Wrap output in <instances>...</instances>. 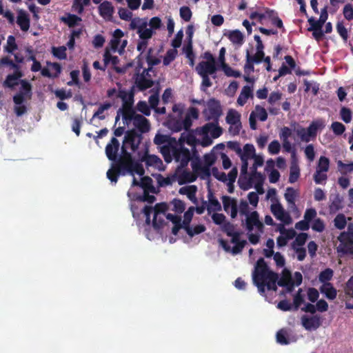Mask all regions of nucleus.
I'll return each instance as SVG.
<instances>
[{"instance_id": "21", "label": "nucleus", "mask_w": 353, "mask_h": 353, "mask_svg": "<svg viewBox=\"0 0 353 353\" xmlns=\"http://www.w3.org/2000/svg\"><path fill=\"white\" fill-rule=\"evenodd\" d=\"M220 243L222 246V248L225 250L226 252H230L233 254H237L243 250L245 245H246L247 242L245 240H241V242L235 243V245L233 246L232 248H230L228 242L223 239L220 240Z\"/></svg>"}, {"instance_id": "38", "label": "nucleus", "mask_w": 353, "mask_h": 353, "mask_svg": "<svg viewBox=\"0 0 353 353\" xmlns=\"http://www.w3.org/2000/svg\"><path fill=\"white\" fill-rule=\"evenodd\" d=\"M276 342L281 345H288L290 343L289 339V334L285 329H281L279 330L276 335Z\"/></svg>"}, {"instance_id": "30", "label": "nucleus", "mask_w": 353, "mask_h": 353, "mask_svg": "<svg viewBox=\"0 0 353 353\" xmlns=\"http://www.w3.org/2000/svg\"><path fill=\"white\" fill-rule=\"evenodd\" d=\"M252 97H253L252 89L248 85H245L242 88L241 92L239 96L238 97L237 103L239 105L243 106L246 103V102L249 98H252Z\"/></svg>"}, {"instance_id": "53", "label": "nucleus", "mask_w": 353, "mask_h": 353, "mask_svg": "<svg viewBox=\"0 0 353 353\" xmlns=\"http://www.w3.org/2000/svg\"><path fill=\"white\" fill-rule=\"evenodd\" d=\"M255 63L253 62L250 58V51L247 50L246 51V62L244 65V72L246 74L250 75L252 72H254V64Z\"/></svg>"}, {"instance_id": "62", "label": "nucleus", "mask_w": 353, "mask_h": 353, "mask_svg": "<svg viewBox=\"0 0 353 353\" xmlns=\"http://www.w3.org/2000/svg\"><path fill=\"white\" fill-rule=\"evenodd\" d=\"M338 166L343 174L350 173L353 171V162L344 163L341 161H338Z\"/></svg>"}, {"instance_id": "19", "label": "nucleus", "mask_w": 353, "mask_h": 353, "mask_svg": "<svg viewBox=\"0 0 353 353\" xmlns=\"http://www.w3.org/2000/svg\"><path fill=\"white\" fill-rule=\"evenodd\" d=\"M114 8L112 3L108 1H104L99 6V13L104 19L110 20L112 17Z\"/></svg>"}, {"instance_id": "32", "label": "nucleus", "mask_w": 353, "mask_h": 353, "mask_svg": "<svg viewBox=\"0 0 353 353\" xmlns=\"http://www.w3.org/2000/svg\"><path fill=\"white\" fill-rule=\"evenodd\" d=\"M192 167L195 172H198L200 174V177L202 179L209 178L211 175L210 168L208 166H202L199 163H192Z\"/></svg>"}, {"instance_id": "8", "label": "nucleus", "mask_w": 353, "mask_h": 353, "mask_svg": "<svg viewBox=\"0 0 353 353\" xmlns=\"http://www.w3.org/2000/svg\"><path fill=\"white\" fill-rule=\"evenodd\" d=\"M338 239L340 243L337 248V252L353 259V239L348 236H345L342 233Z\"/></svg>"}, {"instance_id": "45", "label": "nucleus", "mask_w": 353, "mask_h": 353, "mask_svg": "<svg viewBox=\"0 0 353 353\" xmlns=\"http://www.w3.org/2000/svg\"><path fill=\"white\" fill-rule=\"evenodd\" d=\"M194 212V207L192 206L188 208V210L184 213L183 215V221L181 223L183 225V228L185 230L190 227V222L192 219Z\"/></svg>"}, {"instance_id": "40", "label": "nucleus", "mask_w": 353, "mask_h": 353, "mask_svg": "<svg viewBox=\"0 0 353 353\" xmlns=\"http://www.w3.org/2000/svg\"><path fill=\"white\" fill-rule=\"evenodd\" d=\"M225 120L228 124H236L241 122V114L236 110L231 109L228 112Z\"/></svg>"}, {"instance_id": "46", "label": "nucleus", "mask_w": 353, "mask_h": 353, "mask_svg": "<svg viewBox=\"0 0 353 353\" xmlns=\"http://www.w3.org/2000/svg\"><path fill=\"white\" fill-rule=\"evenodd\" d=\"M300 176V169L297 164L292 163L290 167L289 182L295 183Z\"/></svg>"}, {"instance_id": "13", "label": "nucleus", "mask_w": 353, "mask_h": 353, "mask_svg": "<svg viewBox=\"0 0 353 353\" xmlns=\"http://www.w3.org/2000/svg\"><path fill=\"white\" fill-rule=\"evenodd\" d=\"M203 135L210 134L213 139L219 138L223 134V129L219 125V121H212L205 123L201 128Z\"/></svg>"}, {"instance_id": "44", "label": "nucleus", "mask_w": 353, "mask_h": 353, "mask_svg": "<svg viewBox=\"0 0 353 353\" xmlns=\"http://www.w3.org/2000/svg\"><path fill=\"white\" fill-rule=\"evenodd\" d=\"M239 185L243 190H248L252 186V181L251 180V176L249 178L247 175L240 176L238 181Z\"/></svg>"}, {"instance_id": "54", "label": "nucleus", "mask_w": 353, "mask_h": 353, "mask_svg": "<svg viewBox=\"0 0 353 353\" xmlns=\"http://www.w3.org/2000/svg\"><path fill=\"white\" fill-rule=\"evenodd\" d=\"M222 70L224 72L225 74L227 77H233L235 78H239L241 76V72L238 70H233L229 65L223 64L222 65Z\"/></svg>"}, {"instance_id": "16", "label": "nucleus", "mask_w": 353, "mask_h": 353, "mask_svg": "<svg viewBox=\"0 0 353 353\" xmlns=\"http://www.w3.org/2000/svg\"><path fill=\"white\" fill-rule=\"evenodd\" d=\"M302 325L307 330H316L321 325L320 317L317 315L307 317L303 316L301 318Z\"/></svg>"}, {"instance_id": "27", "label": "nucleus", "mask_w": 353, "mask_h": 353, "mask_svg": "<svg viewBox=\"0 0 353 353\" xmlns=\"http://www.w3.org/2000/svg\"><path fill=\"white\" fill-rule=\"evenodd\" d=\"M140 161L144 162L146 166H159L162 164L161 159L154 154H149L148 151L140 157Z\"/></svg>"}, {"instance_id": "11", "label": "nucleus", "mask_w": 353, "mask_h": 353, "mask_svg": "<svg viewBox=\"0 0 353 353\" xmlns=\"http://www.w3.org/2000/svg\"><path fill=\"white\" fill-rule=\"evenodd\" d=\"M271 212L276 219L282 221L286 225L290 224L292 221L290 214L285 211L280 203L272 204L271 205Z\"/></svg>"}, {"instance_id": "14", "label": "nucleus", "mask_w": 353, "mask_h": 353, "mask_svg": "<svg viewBox=\"0 0 353 353\" xmlns=\"http://www.w3.org/2000/svg\"><path fill=\"white\" fill-rule=\"evenodd\" d=\"M120 143L116 137H112L105 146V154L110 161H115L117 159Z\"/></svg>"}, {"instance_id": "47", "label": "nucleus", "mask_w": 353, "mask_h": 353, "mask_svg": "<svg viewBox=\"0 0 353 353\" xmlns=\"http://www.w3.org/2000/svg\"><path fill=\"white\" fill-rule=\"evenodd\" d=\"M111 108L110 103H105L103 104H101L97 110L94 113L92 116V119L94 118H98L100 120L105 119V117L103 114L105 110H107Z\"/></svg>"}, {"instance_id": "15", "label": "nucleus", "mask_w": 353, "mask_h": 353, "mask_svg": "<svg viewBox=\"0 0 353 353\" xmlns=\"http://www.w3.org/2000/svg\"><path fill=\"white\" fill-rule=\"evenodd\" d=\"M221 199L224 210L226 212H228L230 209L231 217L232 219L236 218L238 214V205L236 200L234 198H231L229 196H223Z\"/></svg>"}, {"instance_id": "4", "label": "nucleus", "mask_w": 353, "mask_h": 353, "mask_svg": "<svg viewBox=\"0 0 353 353\" xmlns=\"http://www.w3.org/2000/svg\"><path fill=\"white\" fill-rule=\"evenodd\" d=\"M172 160L174 159L176 162L180 163V168L186 167L191 159L190 150L183 145L176 142V145L172 149Z\"/></svg>"}, {"instance_id": "64", "label": "nucleus", "mask_w": 353, "mask_h": 353, "mask_svg": "<svg viewBox=\"0 0 353 353\" xmlns=\"http://www.w3.org/2000/svg\"><path fill=\"white\" fill-rule=\"evenodd\" d=\"M344 291L346 296H353V275L345 283Z\"/></svg>"}, {"instance_id": "22", "label": "nucleus", "mask_w": 353, "mask_h": 353, "mask_svg": "<svg viewBox=\"0 0 353 353\" xmlns=\"http://www.w3.org/2000/svg\"><path fill=\"white\" fill-rule=\"evenodd\" d=\"M47 65L48 66H51L55 70V73L52 74L47 68H43L41 70V75L43 77H48V78H57L60 75V74L61 73V71H62L61 65L59 63H57V62L52 63L50 61H47Z\"/></svg>"}, {"instance_id": "12", "label": "nucleus", "mask_w": 353, "mask_h": 353, "mask_svg": "<svg viewBox=\"0 0 353 353\" xmlns=\"http://www.w3.org/2000/svg\"><path fill=\"white\" fill-rule=\"evenodd\" d=\"M198 74L212 75L214 79L216 78V72L218 70L216 63L199 62L195 68Z\"/></svg>"}, {"instance_id": "9", "label": "nucleus", "mask_w": 353, "mask_h": 353, "mask_svg": "<svg viewBox=\"0 0 353 353\" xmlns=\"http://www.w3.org/2000/svg\"><path fill=\"white\" fill-rule=\"evenodd\" d=\"M245 225L249 232L253 230L254 227L260 232H263L264 228L263 223L259 220V214L256 211H253L246 215Z\"/></svg>"}, {"instance_id": "5", "label": "nucleus", "mask_w": 353, "mask_h": 353, "mask_svg": "<svg viewBox=\"0 0 353 353\" xmlns=\"http://www.w3.org/2000/svg\"><path fill=\"white\" fill-rule=\"evenodd\" d=\"M142 139L141 134L137 132L135 130H128L125 134L121 148H124L126 151L130 149L134 152L138 149Z\"/></svg>"}, {"instance_id": "17", "label": "nucleus", "mask_w": 353, "mask_h": 353, "mask_svg": "<svg viewBox=\"0 0 353 353\" xmlns=\"http://www.w3.org/2000/svg\"><path fill=\"white\" fill-rule=\"evenodd\" d=\"M132 122L134 127L140 132V134L146 133L150 130L149 121L143 115L137 114Z\"/></svg>"}, {"instance_id": "2", "label": "nucleus", "mask_w": 353, "mask_h": 353, "mask_svg": "<svg viewBox=\"0 0 353 353\" xmlns=\"http://www.w3.org/2000/svg\"><path fill=\"white\" fill-rule=\"evenodd\" d=\"M176 142V138L160 133H157L154 138V143L160 147V152L166 163L172 161V149Z\"/></svg>"}, {"instance_id": "3", "label": "nucleus", "mask_w": 353, "mask_h": 353, "mask_svg": "<svg viewBox=\"0 0 353 353\" xmlns=\"http://www.w3.org/2000/svg\"><path fill=\"white\" fill-rule=\"evenodd\" d=\"M203 114L206 121H219V118L223 114L220 101L214 98L210 99Z\"/></svg>"}, {"instance_id": "56", "label": "nucleus", "mask_w": 353, "mask_h": 353, "mask_svg": "<svg viewBox=\"0 0 353 353\" xmlns=\"http://www.w3.org/2000/svg\"><path fill=\"white\" fill-rule=\"evenodd\" d=\"M331 129L336 136L341 135L345 131V126L338 121H334L331 125Z\"/></svg>"}, {"instance_id": "57", "label": "nucleus", "mask_w": 353, "mask_h": 353, "mask_svg": "<svg viewBox=\"0 0 353 353\" xmlns=\"http://www.w3.org/2000/svg\"><path fill=\"white\" fill-rule=\"evenodd\" d=\"M137 110L145 116H150L151 114V108L144 101H140L137 105Z\"/></svg>"}, {"instance_id": "63", "label": "nucleus", "mask_w": 353, "mask_h": 353, "mask_svg": "<svg viewBox=\"0 0 353 353\" xmlns=\"http://www.w3.org/2000/svg\"><path fill=\"white\" fill-rule=\"evenodd\" d=\"M343 14L344 15V17L348 20L351 21L353 19V6L351 3H347L345 5L343 10Z\"/></svg>"}, {"instance_id": "52", "label": "nucleus", "mask_w": 353, "mask_h": 353, "mask_svg": "<svg viewBox=\"0 0 353 353\" xmlns=\"http://www.w3.org/2000/svg\"><path fill=\"white\" fill-rule=\"evenodd\" d=\"M334 226L339 230H343L345 228L347 221L345 216L343 214H339L334 220Z\"/></svg>"}, {"instance_id": "24", "label": "nucleus", "mask_w": 353, "mask_h": 353, "mask_svg": "<svg viewBox=\"0 0 353 353\" xmlns=\"http://www.w3.org/2000/svg\"><path fill=\"white\" fill-rule=\"evenodd\" d=\"M208 204L207 207L208 214H210L213 211H221V205L218 199L214 196L211 190H209L208 194Z\"/></svg>"}, {"instance_id": "6", "label": "nucleus", "mask_w": 353, "mask_h": 353, "mask_svg": "<svg viewBox=\"0 0 353 353\" xmlns=\"http://www.w3.org/2000/svg\"><path fill=\"white\" fill-rule=\"evenodd\" d=\"M279 279L278 274L273 271H268V272H253L252 279L253 282H263L268 283V290L276 291L277 287L276 283Z\"/></svg>"}, {"instance_id": "50", "label": "nucleus", "mask_w": 353, "mask_h": 353, "mask_svg": "<svg viewBox=\"0 0 353 353\" xmlns=\"http://www.w3.org/2000/svg\"><path fill=\"white\" fill-rule=\"evenodd\" d=\"M52 53L53 56L59 59H65L67 57L66 48L65 46L52 47Z\"/></svg>"}, {"instance_id": "42", "label": "nucleus", "mask_w": 353, "mask_h": 353, "mask_svg": "<svg viewBox=\"0 0 353 353\" xmlns=\"http://www.w3.org/2000/svg\"><path fill=\"white\" fill-rule=\"evenodd\" d=\"M175 180V175L164 177L163 175L159 174L157 176V181L159 187H165L172 185Z\"/></svg>"}, {"instance_id": "34", "label": "nucleus", "mask_w": 353, "mask_h": 353, "mask_svg": "<svg viewBox=\"0 0 353 353\" xmlns=\"http://www.w3.org/2000/svg\"><path fill=\"white\" fill-rule=\"evenodd\" d=\"M255 148L252 144L247 143L243 146V150H241V154H239L241 159L247 160L252 159L255 157Z\"/></svg>"}, {"instance_id": "18", "label": "nucleus", "mask_w": 353, "mask_h": 353, "mask_svg": "<svg viewBox=\"0 0 353 353\" xmlns=\"http://www.w3.org/2000/svg\"><path fill=\"white\" fill-rule=\"evenodd\" d=\"M119 112H121L123 123L127 125L129 124L131 121H133L136 116L138 114H136L133 106H130V105L122 106L121 108H119Z\"/></svg>"}, {"instance_id": "25", "label": "nucleus", "mask_w": 353, "mask_h": 353, "mask_svg": "<svg viewBox=\"0 0 353 353\" xmlns=\"http://www.w3.org/2000/svg\"><path fill=\"white\" fill-rule=\"evenodd\" d=\"M319 290L329 300H334L337 296V290L331 283L322 284Z\"/></svg>"}, {"instance_id": "58", "label": "nucleus", "mask_w": 353, "mask_h": 353, "mask_svg": "<svg viewBox=\"0 0 353 353\" xmlns=\"http://www.w3.org/2000/svg\"><path fill=\"white\" fill-rule=\"evenodd\" d=\"M284 196L289 204L295 205L296 192L293 188H288Z\"/></svg>"}, {"instance_id": "1", "label": "nucleus", "mask_w": 353, "mask_h": 353, "mask_svg": "<svg viewBox=\"0 0 353 353\" xmlns=\"http://www.w3.org/2000/svg\"><path fill=\"white\" fill-rule=\"evenodd\" d=\"M121 155L112 165L106 173L107 178L112 182L116 183L119 175L125 176L126 174L132 173V168L135 162L130 152L124 148H121Z\"/></svg>"}, {"instance_id": "39", "label": "nucleus", "mask_w": 353, "mask_h": 353, "mask_svg": "<svg viewBox=\"0 0 353 353\" xmlns=\"http://www.w3.org/2000/svg\"><path fill=\"white\" fill-rule=\"evenodd\" d=\"M268 19H269L272 25L276 26L279 28L284 29L282 20L278 17V14L274 10H268Z\"/></svg>"}, {"instance_id": "31", "label": "nucleus", "mask_w": 353, "mask_h": 353, "mask_svg": "<svg viewBox=\"0 0 353 353\" xmlns=\"http://www.w3.org/2000/svg\"><path fill=\"white\" fill-rule=\"evenodd\" d=\"M197 188L195 185H190L183 187L179 189V192L181 194H185L187 197L194 204L197 203V199L196 197V192Z\"/></svg>"}, {"instance_id": "35", "label": "nucleus", "mask_w": 353, "mask_h": 353, "mask_svg": "<svg viewBox=\"0 0 353 353\" xmlns=\"http://www.w3.org/2000/svg\"><path fill=\"white\" fill-rule=\"evenodd\" d=\"M140 187L145 190H149L152 193H156V189L153 185V181L148 176H143L140 181Z\"/></svg>"}, {"instance_id": "28", "label": "nucleus", "mask_w": 353, "mask_h": 353, "mask_svg": "<svg viewBox=\"0 0 353 353\" xmlns=\"http://www.w3.org/2000/svg\"><path fill=\"white\" fill-rule=\"evenodd\" d=\"M17 23L22 31L27 32L30 28V23L28 14L26 12L20 10L17 18Z\"/></svg>"}, {"instance_id": "55", "label": "nucleus", "mask_w": 353, "mask_h": 353, "mask_svg": "<svg viewBox=\"0 0 353 353\" xmlns=\"http://www.w3.org/2000/svg\"><path fill=\"white\" fill-rule=\"evenodd\" d=\"M205 227L203 225H197L194 226L193 228L190 226L185 229L187 234L192 237L195 234H199L203 232L205 230Z\"/></svg>"}, {"instance_id": "60", "label": "nucleus", "mask_w": 353, "mask_h": 353, "mask_svg": "<svg viewBox=\"0 0 353 353\" xmlns=\"http://www.w3.org/2000/svg\"><path fill=\"white\" fill-rule=\"evenodd\" d=\"M340 115H341V119L346 123H348L352 121V112H351L350 109H349L347 108L343 107L341 109Z\"/></svg>"}, {"instance_id": "7", "label": "nucleus", "mask_w": 353, "mask_h": 353, "mask_svg": "<svg viewBox=\"0 0 353 353\" xmlns=\"http://www.w3.org/2000/svg\"><path fill=\"white\" fill-rule=\"evenodd\" d=\"M21 88L18 93L13 97V102L15 105H21L26 101L27 97L32 95V85L26 80H20Z\"/></svg>"}, {"instance_id": "26", "label": "nucleus", "mask_w": 353, "mask_h": 353, "mask_svg": "<svg viewBox=\"0 0 353 353\" xmlns=\"http://www.w3.org/2000/svg\"><path fill=\"white\" fill-rule=\"evenodd\" d=\"M325 127V123L322 119H316L313 121L307 130V136L310 139V137L314 138L317 134L319 129H323Z\"/></svg>"}, {"instance_id": "37", "label": "nucleus", "mask_w": 353, "mask_h": 353, "mask_svg": "<svg viewBox=\"0 0 353 353\" xmlns=\"http://www.w3.org/2000/svg\"><path fill=\"white\" fill-rule=\"evenodd\" d=\"M61 21L66 23L68 27L73 28L81 21V18L73 14H68L67 17H63L61 19Z\"/></svg>"}, {"instance_id": "33", "label": "nucleus", "mask_w": 353, "mask_h": 353, "mask_svg": "<svg viewBox=\"0 0 353 353\" xmlns=\"http://www.w3.org/2000/svg\"><path fill=\"white\" fill-rule=\"evenodd\" d=\"M230 41L234 43L237 45H242L243 43V34L239 30H234L230 31L228 34H225Z\"/></svg>"}, {"instance_id": "36", "label": "nucleus", "mask_w": 353, "mask_h": 353, "mask_svg": "<svg viewBox=\"0 0 353 353\" xmlns=\"http://www.w3.org/2000/svg\"><path fill=\"white\" fill-rule=\"evenodd\" d=\"M196 176L192 172L183 170L179 176V183L182 185L185 183H192L196 181Z\"/></svg>"}, {"instance_id": "49", "label": "nucleus", "mask_w": 353, "mask_h": 353, "mask_svg": "<svg viewBox=\"0 0 353 353\" xmlns=\"http://www.w3.org/2000/svg\"><path fill=\"white\" fill-rule=\"evenodd\" d=\"M178 51L176 49H170L166 52L165 55L163 57V63L167 66L170 64L176 57Z\"/></svg>"}, {"instance_id": "29", "label": "nucleus", "mask_w": 353, "mask_h": 353, "mask_svg": "<svg viewBox=\"0 0 353 353\" xmlns=\"http://www.w3.org/2000/svg\"><path fill=\"white\" fill-rule=\"evenodd\" d=\"M330 203L329 210L330 213H336L343 208V199L339 194L332 195L330 197Z\"/></svg>"}, {"instance_id": "23", "label": "nucleus", "mask_w": 353, "mask_h": 353, "mask_svg": "<svg viewBox=\"0 0 353 353\" xmlns=\"http://www.w3.org/2000/svg\"><path fill=\"white\" fill-rule=\"evenodd\" d=\"M117 97L122 100V106H126L128 105L133 106L134 97V87H132L129 92L123 90H119Z\"/></svg>"}, {"instance_id": "51", "label": "nucleus", "mask_w": 353, "mask_h": 353, "mask_svg": "<svg viewBox=\"0 0 353 353\" xmlns=\"http://www.w3.org/2000/svg\"><path fill=\"white\" fill-rule=\"evenodd\" d=\"M271 271L263 258H260L256 263L253 272H268Z\"/></svg>"}, {"instance_id": "41", "label": "nucleus", "mask_w": 353, "mask_h": 353, "mask_svg": "<svg viewBox=\"0 0 353 353\" xmlns=\"http://www.w3.org/2000/svg\"><path fill=\"white\" fill-rule=\"evenodd\" d=\"M334 276V271L331 268H326L321 271L319 275V280L322 284L330 283Z\"/></svg>"}, {"instance_id": "59", "label": "nucleus", "mask_w": 353, "mask_h": 353, "mask_svg": "<svg viewBox=\"0 0 353 353\" xmlns=\"http://www.w3.org/2000/svg\"><path fill=\"white\" fill-rule=\"evenodd\" d=\"M103 61L105 65L111 63L113 65H117L119 63L117 56H112L108 51H105L103 55Z\"/></svg>"}, {"instance_id": "48", "label": "nucleus", "mask_w": 353, "mask_h": 353, "mask_svg": "<svg viewBox=\"0 0 353 353\" xmlns=\"http://www.w3.org/2000/svg\"><path fill=\"white\" fill-rule=\"evenodd\" d=\"M330 168V160L327 157L321 156L318 161L316 170L319 172H327Z\"/></svg>"}, {"instance_id": "61", "label": "nucleus", "mask_w": 353, "mask_h": 353, "mask_svg": "<svg viewBox=\"0 0 353 353\" xmlns=\"http://www.w3.org/2000/svg\"><path fill=\"white\" fill-rule=\"evenodd\" d=\"M255 113L259 119L265 121L268 119V113L266 110L259 105L255 106Z\"/></svg>"}, {"instance_id": "43", "label": "nucleus", "mask_w": 353, "mask_h": 353, "mask_svg": "<svg viewBox=\"0 0 353 353\" xmlns=\"http://www.w3.org/2000/svg\"><path fill=\"white\" fill-rule=\"evenodd\" d=\"M18 49L16 43L15 37L13 35H9L7 39V44L4 46V52L13 54V52Z\"/></svg>"}, {"instance_id": "10", "label": "nucleus", "mask_w": 353, "mask_h": 353, "mask_svg": "<svg viewBox=\"0 0 353 353\" xmlns=\"http://www.w3.org/2000/svg\"><path fill=\"white\" fill-rule=\"evenodd\" d=\"M9 66L10 70H13L12 74H8L9 79L21 78L23 76V73L21 70V66L18 63L14 62L8 56L3 57L0 59V67Z\"/></svg>"}, {"instance_id": "20", "label": "nucleus", "mask_w": 353, "mask_h": 353, "mask_svg": "<svg viewBox=\"0 0 353 353\" xmlns=\"http://www.w3.org/2000/svg\"><path fill=\"white\" fill-rule=\"evenodd\" d=\"M134 83L140 91L146 90L154 85V81L150 78L145 77L143 74H137Z\"/></svg>"}]
</instances>
